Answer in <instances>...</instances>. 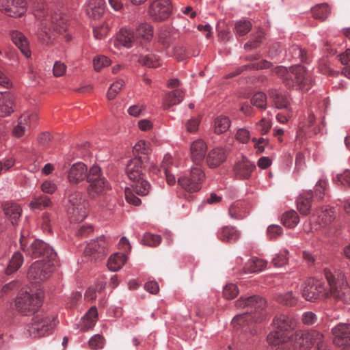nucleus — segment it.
<instances>
[{
  "mask_svg": "<svg viewBox=\"0 0 350 350\" xmlns=\"http://www.w3.org/2000/svg\"><path fill=\"white\" fill-rule=\"evenodd\" d=\"M66 208L72 221H83L88 215V202L83 193L77 190H68L66 193Z\"/></svg>",
  "mask_w": 350,
  "mask_h": 350,
  "instance_id": "1a4fd4ad",
  "label": "nucleus"
},
{
  "mask_svg": "<svg viewBox=\"0 0 350 350\" xmlns=\"http://www.w3.org/2000/svg\"><path fill=\"white\" fill-rule=\"evenodd\" d=\"M302 297L307 301H314L321 298H326V288L321 281L310 278L302 285Z\"/></svg>",
  "mask_w": 350,
  "mask_h": 350,
  "instance_id": "2eb2a0df",
  "label": "nucleus"
},
{
  "mask_svg": "<svg viewBox=\"0 0 350 350\" xmlns=\"http://www.w3.org/2000/svg\"><path fill=\"white\" fill-rule=\"evenodd\" d=\"M139 62L150 68H157L160 65L159 57L154 54H148L140 56Z\"/></svg>",
  "mask_w": 350,
  "mask_h": 350,
  "instance_id": "a18cd8bd",
  "label": "nucleus"
},
{
  "mask_svg": "<svg viewBox=\"0 0 350 350\" xmlns=\"http://www.w3.org/2000/svg\"><path fill=\"white\" fill-rule=\"evenodd\" d=\"M34 15L42 20V28L38 37L44 44L52 42L55 38V32L60 34L67 30V17L60 12L49 13L44 5H41L35 10Z\"/></svg>",
  "mask_w": 350,
  "mask_h": 350,
  "instance_id": "f03ea898",
  "label": "nucleus"
},
{
  "mask_svg": "<svg viewBox=\"0 0 350 350\" xmlns=\"http://www.w3.org/2000/svg\"><path fill=\"white\" fill-rule=\"evenodd\" d=\"M152 27L148 23L139 25L135 30L122 28L117 34L116 42L126 48H131L148 42L152 38Z\"/></svg>",
  "mask_w": 350,
  "mask_h": 350,
  "instance_id": "423d86ee",
  "label": "nucleus"
},
{
  "mask_svg": "<svg viewBox=\"0 0 350 350\" xmlns=\"http://www.w3.org/2000/svg\"><path fill=\"white\" fill-rule=\"evenodd\" d=\"M289 53L291 54L293 58L299 59L301 62H304L306 59V51L304 50L303 49L300 48L299 46H297V45L293 46L289 49Z\"/></svg>",
  "mask_w": 350,
  "mask_h": 350,
  "instance_id": "e2e57ef3",
  "label": "nucleus"
},
{
  "mask_svg": "<svg viewBox=\"0 0 350 350\" xmlns=\"http://www.w3.org/2000/svg\"><path fill=\"white\" fill-rule=\"evenodd\" d=\"M267 266V261L258 258H253L243 267L245 273H252L262 271Z\"/></svg>",
  "mask_w": 350,
  "mask_h": 350,
  "instance_id": "f704fd0d",
  "label": "nucleus"
},
{
  "mask_svg": "<svg viewBox=\"0 0 350 350\" xmlns=\"http://www.w3.org/2000/svg\"><path fill=\"white\" fill-rule=\"evenodd\" d=\"M230 121L226 116H220L215 120L214 131L217 134L226 132L230 127Z\"/></svg>",
  "mask_w": 350,
  "mask_h": 350,
  "instance_id": "c03bdc74",
  "label": "nucleus"
},
{
  "mask_svg": "<svg viewBox=\"0 0 350 350\" xmlns=\"http://www.w3.org/2000/svg\"><path fill=\"white\" fill-rule=\"evenodd\" d=\"M37 115L35 113L27 112L21 115L18 119V123L13 129L15 137H21L25 134L32 123L37 120Z\"/></svg>",
  "mask_w": 350,
  "mask_h": 350,
  "instance_id": "412c9836",
  "label": "nucleus"
},
{
  "mask_svg": "<svg viewBox=\"0 0 350 350\" xmlns=\"http://www.w3.org/2000/svg\"><path fill=\"white\" fill-rule=\"evenodd\" d=\"M315 118L314 114L310 113L308 116L307 121L306 122H302L301 124L299 126V135H308V136H310V132H312L313 134H316L318 133L319 129L316 128H313L310 130V128L312 127L314 122Z\"/></svg>",
  "mask_w": 350,
  "mask_h": 350,
  "instance_id": "37998d69",
  "label": "nucleus"
},
{
  "mask_svg": "<svg viewBox=\"0 0 350 350\" xmlns=\"http://www.w3.org/2000/svg\"><path fill=\"white\" fill-rule=\"evenodd\" d=\"M176 33L172 29L166 27L161 29L159 34V42L165 48H169L176 39Z\"/></svg>",
  "mask_w": 350,
  "mask_h": 350,
  "instance_id": "c9c22d12",
  "label": "nucleus"
},
{
  "mask_svg": "<svg viewBox=\"0 0 350 350\" xmlns=\"http://www.w3.org/2000/svg\"><path fill=\"white\" fill-rule=\"evenodd\" d=\"M241 205V202H235L230 206L229 214L232 218L240 219L245 217Z\"/></svg>",
  "mask_w": 350,
  "mask_h": 350,
  "instance_id": "3c124183",
  "label": "nucleus"
},
{
  "mask_svg": "<svg viewBox=\"0 0 350 350\" xmlns=\"http://www.w3.org/2000/svg\"><path fill=\"white\" fill-rule=\"evenodd\" d=\"M172 10V3L169 0H155L150 5L148 13L152 20L162 21L170 16Z\"/></svg>",
  "mask_w": 350,
  "mask_h": 350,
  "instance_id": "f3484780",
  "label": "nucleus"
},
{
  "mask_svg": "<svg viewBox=\"0 0 350 350\" xmlns=\"http://www.w3.org/2000/svg\"><path fill=\"white\" fill-rule=\"evenodd\" d=\"M224 296L227 299H232L239 293L237 286L234 284H227L224 288Z\"/></svg>",
  "mask_w": 350,
  "mask_h": 350,
  "instance_id": "052dcab7",
  "label": "nucleus"
},
{
  "mask_svg": "<svg viewBox=\"0 0 350 350\" xmlns=\"http://www.w3.org/2000/svg\"><path fill=\"white\" fill-rule=\"evenodd\" d=\"M10 38L14 44L21 50L22 53L26 57H29L31 52L29 49V42L25 36L20 31H12L10 33Z\"/></svg>",
  "mask_w": 350,
  "mask_h": 350,
  "instance_id": "cd10ccee",
  "label": "nucleus"
},
{
  "mask_svg": "<svg viewBox=\"0 0 350 350\" xmlns=\"http://www.w3.org/2000/svg\"><path fill=\"white\" fill-rule=\"evenodd\" d=\"M334 208L332 207L318 210L310 218V222L317 223L321 227H325L334 219Z\"/></svg>",
  "mask_w": 350,
  "mask_h": 350,
  "instance_id": "b1692460",
  "label": "nucleus"
},
{
  "mask_svg": "<svg viewBox=\"0 0 350 350\" xmlns=\"http://www.w3.org/2000/svg\"><path fill=\"white\" fill-rule=\"evenodd\" d=\"M21 250L32 258H42L44 261L54 262L57 254L48 244L41 240H33L30 243L24 232L21 233L20 238Z\"/></svg>",
  "mask_w": 350,
  "mask_h": 350,
  "instance_id": "0eeeda50",
  "label": "nucleus"
},
{
  "mask_svg": "<svg viewBox=\"0 0 350 350\" xmlns=\"http://www.w3.org/2000/svg\"><path fill=\"white\" fill-rule=\"evenodd\" d=\"M239 231L232 226H225L221 228L219 232L217 237L219 240L224 242L232 243L235 242L239 238Z\"/></svg>",
  "mask_w": 350,
  "mask_h": 350,
  "instance_id": "473e14b6",
  "label": "nucleus"
},
{
  "mask_svg": "<svg viewBox=\"0 0 350 350\" xmlns=\"http://www.w3.org/2000/svg\"><path fill=\"white\" fill-rule=\"evenodd\" d=\"M137 161L129 162L126 165V174L130 180L133 181L131 187H126L124 191L125 198L128 203L138 206L141 204V200L136 196H144L148 193L150 185L148 181L144 179L143 170H134Z\"/></svg>",
  "mask_w": 350,
  "mask_h": 350,
  "instance_id": "20e7f679",
  "label": "nucleus"
},
{
  "mask_svg": "<svg viewBox=\"0 0 350 350\" xmlns=\"http://www.w3.org/2000/svg\"><path fill=\"white\" fill-rule=\"evenodd\" d=\"M24 258L22 254L19 252H14L5 270V274L10 275L16 271L21 267Z\"/></svg>",
  "mask_w": 350,
  "mask_h": 350,
  "instance_id": "e433bc0d",
  "label": "nucleus"
},
{
  "mask_svg": "<svg viewBox=\"0 0 350 350\" xmlns=\"http://www.w3.org/2000/svg\"><path fill=\"white\" fill-rule=\"evenodd\" d=\"M15 98L10 92H0V117L10 116L14 111Z\"/></svg>",
  "mask_w": 350,
  "mask_h": 350,
  "instance_id": "5701e85b",
  "label": "nucleus"
},
{
  "mask_svg": "<svg viewBox=\"0 0 350 350\" xmlns=\"http://www.w3.org/2000/svg\"><path fill=\"white\" fill-rule=\"evenodd\" d=\"M52 205L51 199L46 196H42L38 198H35L30 203L31 208L42 209L49 207Z\"/></svg>",
  "mask_w": 350,
  "mask_h": 350,
  "instance_id": "de8ad7c7",
  "label": "nucleus"
},
{
  "mask_svg": "<svg viewBox=\"0 0 350 350\" xmlns=\"http://www.w3.org/2000/svg\"><path fill=\"white\" fill-rule=\"evenodd\" d=\"M251 27L252 25L250 21H239L235 25L236 32L238 35L243 36L250 31Z\"/></svg>",
  "mask_w": 350,
  "mask_h": 350,
  "instance_id": "13d9d810",
  "label": "nucleus"
},
{
  "mask_svg": "<svg viewBox=\"0 0 350 350\" xmlns=\"http://www.w3.org/2000/svg\"><path fill=\"white\" fill-rule=\"evenodd\" d=\"M88 193L93 199H104L111 190L109 181L102 175L100 168L92 166L88 174Z\"/></svg>",
  "mask_w": 350,
  "mask_h": 350,
  "instance_id": "6e6552de",
  "label": "nucleus"
},
{
  "mask_svg": "<svg viewBox=\"0 0 350 350\" xmlns=\"http://www.w3.org/2000/svg\"><path fill=\"white\" fill-rule=\"evenodd\" d=\"M313 16L322 21L326 20L331 12V9L327 3H321L312 8Z\"/></svg>",
  "mask_w": 350,
  "mask_h": 350,
  "instance_id": "a19ab883",
  "label": "nucleus"
},
{
  "mask_svg": "<svg viewBox=\"0 0 350 350\" xmlns=\"http://www.w3.org/2000/svg\"><path fill=\"white\" fill-rule=\"evenodd\" d=\"M307 340L310 342V347L317 345L318 350H326V347L323 342V336L317 330L307 331Z\"/></svg>",
  "mask_w": 350,
  "mask_h": 350,
  "instance_id": "ea45409f",
  "label": "nucleus"
},
{
  "mask_svg": "<svg viewBox=\"0 0 350 350\" xmlns=\"http://www.w3.org/2000/svg\"><path fill=\"white\" fill-rule=\"evenodd\" d=\"M277 301L284 305L293 306L296 302L295 297L293 295L292 292H288L284 294H280L277 297Z\"/></svg>",
  "mask_w": 350,
  "mask_h": 350,
  "instance_id": "4d7b16f0",
  "label": "nucleus"
},
{
  "mask_svg": "<svg viewBox=\"0 0 350 350\" xmlns=\"http://www.w3.org/2000/svg\"><path fill=\"white\" fill-rule=\"evenodd\" d=\"M327 182L325 180L320 179L315 186V197L319 200H322L326 195Z\"/></svg>",
  "mask_w": 350,
  "mask_h": 350,
  "instance_id": "bf43d9fd",
  "label": "nucleus"
},
{
  "mask_svg": "<svg viewBox=\"0 0 350 350\" xmlns=\"http://www.w3.org/2000/svg\"><path fill=\"white\" fill-rule=\"evenodd\" d=\"M185 93L180 89H175L166 94L163 100V107L167 109L173 105L179 104L184 98Z\"/></svg>",
  "mask_w": 350,
  "mask_h": 350,
  "instance_id": "7c9ffc66",
  "label": "nucleus"
},
{
  "mask_svg": "<svg viewBox=\"0 0 350 350\" xmlns=\"http://www.w3.org/2000/svg\"><path fill=\"white\" fill-rule=\"evenodd\" d=\"M299 221V216L295 211H288L282 217L283 224L290 228H294Z\"/></svg>",
  "mask_w": 350,
  "mask_h": 350,
  "instance_id": "49530a36",
  "label": "nucleus"
},
{
  "mask_svg": "<svg viewBox=\"0 0 350 350\" xmlns=\"http://www.w3.org/2000/svg\"><path fill=\"white\" fill-rule=\"evenodd\" d=\"M0 10L11 17H21L27 11L25 0H0Z\"/></svg>",
  "mask_w": 350,
  "mask_h": 350,
  "instance_id": "aec40b11",
  "label": "nucleus"
},
{
  "mask_svg": "<svg viewBox=\"0 0 350 350\" xmlns=\"http://www.w3.org/2000/svg\"><path fill=\"white\" fill-rule=\"evenodd\" d=\"M271 98L278 109H286L289 105V100L285 94L279 92L277 90H271L269 92Z\"/></svg>",
  "mask_w": 350,
  "mask_h": 350,
  "instance_id": "79ce46f5",
  "label": "nucleus"
},
{
  "mask_svg": "<svg viewBox=\"0 0 350 350\" xmlns=\"http://www.w3.org/2000/svg\"><path fill=\"white\" fill-rule=\"evenodd\" d=\"M110 60L104 55H98L93 59L94 68L96 71H100L103 68L108 66Z\"/></svg>",
  "mask_w": 350,
  "mask_h": 350,
  "instance_id": "864d4df0",
  "label": "nucleus"
},
{
  "mask_svg": "<svg viewBox=\"0 0 350 350\" xmlns=\"http://www.w3.org/2000/svg\"><path fill=\"white\" fill-rule=\"evenodd\" d=\"M57 185L51 180H45L41 185V189L44 193L53 194L57 190Z\"/></svg>",
  "mask_w": 350,
  "mask_h": 350,
  "instance_id": "774afa93",
  "label": "nucleus"
},
{
  "mask_svg": "<svg viewBox=\"0 0 350 350\" xmlns=\"http://www.w3.org/2000/svg\"><path fill=\"white\" fill-rule=\"evenodd\" d=\"M105 11L104 0H89L86 6V14L92 19L100 18Z\"/></svg>",
  "mask_w": 350,
  "mask_h": 350,
  "instance_id": "a878e982",
  "label": "nucleus"
},
{
  "mask_svg": "<svg viewBox=\"0 0 350 350\" xmlns=\"http://www.w3.org/2000/svg\"><path fill=\"white\" fill-rule=\"evenodd\" d=\"M266 301L262 297L254 295L247 298L241 297L236 301L237 308H246L243 314L236 316L232 324L234 329H241L245 332L256 334L253 325L254 323H258L262 321L260 311L265 307Z\"/></svg>",
  "mask_w": 350,
  "mask_h": 350,
  "instance_id": "f257e3e1",
  "label": "nucleus"
},
{
  "mask_svg": "<svg viewBox=\"0 0 350 350\" xmlns=\"http://www.w3.org/2000/svg\"><path fill=\"white\" fill-rule=\"evenodd\" d=\"M108 243L105 237H100L89 243L85 249L86 256H91L92 260H100L107 254Z\"/></svg>",
  "mask_w": 350,
  "mask_h": 350,
  "instance_id": "a211bd4d",
  "label": "nucleus"
},
{
  "mask_svg": "<svg viewBox=\"0 0 350 350\" xmlns=\"http://www.w3.org/2000/svg\"><path fill=\"white\" fill-rule=\"evenodd\" d=\"M5 215L9 218L12 225L17 224L21 215V208L14 202H6L2 204Z\"/></svg>",
  "mask_w": 350,
  "mask_h": 350,
  "instance_id": "c85d7f7f",
  "label": "nucleus"
},
{
  "mask_svg": "<svg viewBox=\"0 0 350 350\" xmlns=\"http://www.w3.org/2000/svg\"><path fill=\"white\" fill-rule=\"evenodd\" d=\"M313 193L311 191L304 193L297 200V209L302 215H308L311 207Z\"/></svg>",
  "mask_w": 350,
  "mask_h": 350,
  "instance_id": "72a5a7b5",
  "label": "nucleus"
},
{
  "mask_svg": "<svg viewBox=\"0 0 350 350\" xmlns=\"http://www.w3.org/2000/svg\"><path fill=\"white\" fill-rule=\"evenodd\" d=\"M56 325L57 320L54 315L40 312L33 317L28 325V332L33 337H42L51 333Z\"/></svg>",
  "mask_w": 350,
  "mask_h": 350,
  "instance_id": "9b49d317",
  "label": "nucleus"
},
{
  "mask_svg": "<svg viewBox=\"0 0 350 350\" xmlns=\"http://www.w3.org/2000/svg\"><path fill=\"white\" fill-rule=\"evenodd\" d=\"M325 276L329 289L326 288V298L333 297L344 303L350 304V287L342 275H334L330 271L325 270Z\"/></svg>",
  "mask_w": 350,
  "mask_h": 350,
  "instance_id": "9d476101",
  "label": "nucleus"
},
{
  "mask_svg": "<svg viewBox=\"0 0 350 350\" xmlns=\"http://www.w3.org/2000/svg\"><path fill=\"white\" fill-rule=\"evenodd\" d=\"M126 256L123 254L116 253L111 256L108 260V269L112 271H118L125 263Z\"/></svg>",
  "mask_w": 350,
  "mask_h": 350,
  "instance_id": "58836bf2",
  "label": "nucleus"
},
{
  "mask_svg": "<svg viewBox=\"0 0 350 350\" xmlns=\"http://www.w3.org/2000/svg\"><path fill=\"white\" fill-rule=\"evenodd\" d=\"M41 306V299L36 294H31L27 291H21L16 300V310L23 315L34 314Z\"/></svg>",
  "mask_w": 350,
  "mask_h": 350,
  "instance_id": "f8f14e48",
  "label": "nucleus"
},
{
  "mask_svg": "<svg viewBox=\"0 0 350 350\" xmlns=\"http://www.w3.org/2000/svg\"><path fill=\"white\" fill-rule=\"evenodd\" d=\"M274 329L267 336V342L275 350H287V342L290 339L291 332L295 328V319L288 315L279 314L273 320Z\"/></svg>",
  "mask_w": 350,
  "mask_h": 350,
  "instance_id": "7ed1b4c3",
  "label": "nucleus"
},
{
  "mask_svg": "<svg viewBox=\"0 0 350 350\" xmlns=\"http://www.w3.org/2000/svg\"><path fill=\"white\" fill-rule=\"evenodd\" d=\"M256 168L254 163L249 161L245 157L237 162L234 166L233 172L235 177L238 179H248L252 172Z\"/></svg>",
  "mask_w": 350,
  "mask_h": 350,
  "instance_id": "4be33fe9",
  "label": "nucleus"
},
{
  "mask_svg": "<svg viewBox=\"0 0 350 350\" xmlns=\"http://www.w3.org/2000/svg\"><path fill=\"white\" fill-rule=\"evenodd\" d=\"M333 342L337 346H342V350H350V324L339 323L332 328Z\"/></svg>",
  "mask_w": 350,
  "mask_h": 350,
  "instance_id": "6ab92c4d",
  "label": "nucleus"
},
{
  "mask_svg": "<svg viewBox=\"0 0 350 350\" xmlns=\"http://www.w3.org/2000/svg\"><path fill=\"white\" fill-rule=\"evenodd\" d=\"M251 103L257 107L265 108L267 104L266 95L262 92H257L253 95Z\"/></svg>",
  "mask_w": 350,
  "mask_h": 350,
  "instance_id": "603ef678",
  "label": "nucleus"
},
{
  "mask_svg": "<svg viewBox=\"0 0 350 350\" xmlns=\"http://www.w3.org/2000/svg\"><path fill=\"white\" fill-rule=\"evenodd\" d=\"M206 149V144L202 139L196 140L191 144L190 148L191 156L196 166H200L204 160Z\"/></svg>",
  "mask_w": 350,
  "mask_h": 350,
  "instance_id": "393cba45",
  "label": "nucleus"
},
{
  "mask_svg": "<svg viewBox=\"0 0 350 350\" xmlns=\"http://www.w3.org/2000/svg\"><path fill=\"white\" fill-rule=\"evenodd\" d=\"M282 234V228L278 225H271L267 228V236L269 239H275Z\"/></svg>",
  "mask_w": 350,
  "mask_h": 350,
  "instance_id": "338daca9",
  "label": "nucleus"
},
{
  "mask_svg": "<svg viewBox=\"0 0 350 350\" xmlns=\"http://www.w3.org/2000/svg\"><path fill=\"white\" fill-rule=\"evenodd\" d=\"M105 344V338L100 334H96L89 340V345L92 349H102Z\"/></svg>",
  "mask_w": 350,
  "mask_h": 350,
  "instance_id": "680f3d73",
  "label": "nucleus"
},
{
  "mask_svg": "<svg viewBox=\"0 0 350 350\" xmlns=\"http://www.w3.org/2000/svg\"><path fill=\"white\" fill-rule=\"evenodd\" d=\"M66 68L67 66L64 63L60 61H56L54 63L53 68V75L55 77H60L63 76L66 73Z\"/></svg>",
  "mask_w": 350,
  "mask_h": 350,
  "instance_id": "0e129e2a",
  "label": "nucleus"
},
{
  "mask_svg": "<svg viewBox=\"0 0 350 350\" xmlns=\"http://www.w3.org/2000/svg\"><path fill=\"white\" fill-rule=\"evenodd\" d=\"M172 159L170 155L164 156L161 163V168L166 178V181L170 185H173L176 183V178L173 174Z\"/></svg>",
  "mask_w": 350,
  "mask_h": 350,
  "instance_id": "2f4dec72",
  "label": "nucleus"
},
{
  "mask_svg": "<svg viewBox=\"0 0 350 350\" xmlns=\"http://www.w3.org/2000/svg\"><path fill=\"white\" fill-rule=\"evenodd\" d=\"M124 82L122 79H118L115 81L113 84L111 85L108 92H107V98L109 100L113 99L116 94L118 93L119 90L124 85Z\"/></svg>",
  "mask_w": 350,
  "mask_h": 350,
  "instance_id": "6e6d98bb",
  "label": "nucleus"
},
{
  "mask_svg": "<svg viewBox=\"0 0 350 350\" xmlns=\"http://www.w3.org/2000/svg\"><path fill=\"white\" fill-rule=\"evenodd\" d=\"M226 159V151L223 148H216L211 150L206 159L207 165L212 168L221 165Z\"/></svg>",
  "mask_w": 350,
  "mask_h": 350,
  "instance_id": "bb28decb",
  "label": "nucleus"
},
{
  "mask_svg": "<svg viewBox=\"0 0 350 350\" xmlns=\"http://www.w3.org/2000/svg\"><path fill=\"white\" fill-rule=\"evenodd\" d=\"M54 262L39 260L30 267L27 276L33 282H40L47 280L51 275Z\"/></svg>",
  "mask_w": 350,
  "mask_h": 350,
  "instance_id": "4468645a",
  "label": "nucleus"
},
{
  "mask_svg": "<svg viewBox=\"0 0 350 350\" xmlns=\"http://www.w3.org/2000/svg\"><path fill=\"white\" fill-rule=\"evenodd\" d=\"M109 31L108 24L103 23L94 26L93 32L94 36L96 39H103L107 36Z\"/></svg>",
  "mask_w": 350,
  "mask_h": 350,
  "instance_id": "8fccbe9b",
  "label": "nucleus"
},
{
  "mask_svg": "<svg viewBox=\"0 0 350 350\" xmlns=\"http://www.w3.org/2000/svg\"><path fill=\"white\" fill-rule=\"evenodd\" d=\"M161 241V238L159 235H155L150 233H146L144 234L142 242L144 244L151 247L157 246Z\"/></svg>",
  "mask_w": 350,
  "mask_h": 350,
  "instance_id": "5fc2aeb1",
  "label": "nucleus"
},
{
  "mask_svg": "<svg viewBox=\"0 0 350 350\" xmlns=\"http://www.w3.org/2000/svg\"><path fill=\"white\" fill-rule=\"evenodd\" d=\"M271 127L270 120L266 118H262L256 124V129L262 134L265 135L269 132Z\"/></svg>",
  "mask_w": 350,
  "mask_h": 350,
  "instance_id": "69168bd1",
  "label": "nucleus"
},
{
  "mask_svg": "<svg viewBox=\"0 0 350 350\" xmlns=\"http://www.w3.org/2000/svg\"><path fill=\"white\" fill-rule=\"evenodd\" d=\"M205 175L200 166L191 168L189 174L178 179V185L185 191L194 193L200 191Z\"/></svg>",
  "mask_w": 350,
  "mask_h": 350,
  "instance_id": "ddd939ff",
  "label": "nucleus"
},
{
  "mask_svg": "<svg viewBox=\"0 0 350 350\" xmlns=\"http://www.w3.org/2000/svg\"><path fill=\"white\" fill-rule=\"evenodd\" d=\"M62 170L65 171L68 180L71 185H77L85 178L88 180V168L82 162H77L70 166L68 163H65Z\"/></svg>",
  "mask_w": 350,
  "mask_h": 350,
  "instance_id": "dca6fc26",
  "label": "nucleus"
},
{
  "mask_svg": "<svg viewBox=\"0 0 350 350\" xmlns=\"http://www.w3.org/2000/svg\"><path fill=\"white\" fill-rule=\"evenodd\" d=\"M274 72L283 78L284 83L288 88L297 86L301 91H308L312 86V79L305 68L300 65L291 66L288 69L282 66H277Z\"/></svg>",
  "mask_w": 350,
  "mask_h": 350,
  "instance_id": "39448f33",
  "label": "nucleus"
},
{
  "mask_svg": "<svg viewBox=\"0 0 350 350\" xmlns=\"http://www.w3.org/2000/svg\"><path fill=\"white\" fill-rule=\"evenodd\" d=\"M98 312L95 306L92 307L82 320L81 329L86 330L92 328L97 321Z\"/></svg>",
  "mask_w": 350,
  "mask_h": 350,
  "instance_id": "4c0bfd02",
  "label": "nucleus"
},
{
  "mask_svg": "<svg viewBox=\"0 0 350 350\" xmlns=\"http://www.w3.org/2000/svg\"><path fill=\"white\" fill-rule=\"evenodd\" d=\"M307 332L298 331L290 336L287 342H290L295 348L300 350H306L310 348V342L307 340Z\"/></svg>",
  "mask_w": 350,
  "mask_h": 350,
  "instance_id": "c756f323",
  "label": "nucleus"
},
{
  "mask_svg": "<svg viewBox=\"0 0 350 350\" xmlns=\"http://www.w3.org/2000/svg\"><path fill=\"white\" fill-rule=\"evenodd\" d=\"M150 151V144L144 140L138 142L133 147V152L137 154V157H146Z\"/></svg>",
  "mask_w": 350,
  "mask_h": 350,
  "instance_id": "09e8293b",
  "label": "nucleus"
}]
</instances>
